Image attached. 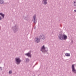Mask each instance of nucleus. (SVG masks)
Wrapping results in <instances>:
<instances>
[{
    "instance_id": "f257e3e1",
    "label": "nucleus",
    "mask_w": 76,
    "mask_h": 76,
    "mask_svg": "<svg viewBox=\"0 0 76 76\" xmlns=\"http://www.w3.org/2000/svg\"><path fill=\"white\" fill-rule=\"evenodd\" d=\"M12 28L13 30V31L14 33H16L19 30V26L16 24L15 25V26L12 27Z\"/></svg>"
},
{
    "instance_id": "f03ea898",
    "label": "nucleus",
    "mask_w": 76,
    "mask_h": 76,
    "mask_svg": "<svg viewBox=\"0 0 76 76\" xmlns=\"http://www.w3.org/2000/svg\"><path fill=\"white\" fill-rule=\"evenodd\" d=\"M37 15L36 14H34V16H33V19L32 20V21H33L34 24H33V26H34L35 24L37 23Z\"/></svg>"
},
{
    "instance_id": "7ed1b4c3",
    "label": "nucleus",
    "mask_w": 76,
    "mask_h": 76,
    "mask_svg": "<svg viewBox=\"0 0 76 76\" xmlns=\"http://www.w3.org/2000/svg\"><path fill=\"white\" fill-rule=\"evenodd\" d=\"M15 63L17 65L20 64L22 61L19 58H15Z\"/></svg>"
},
{
    "instance_id": "20e7f679",
    "label": "nucleus",
    "mask_w": 76,
    "mask_h": 76,
    "mask_svg": "<svg viewBox=\"0 0 76 76\" xmlns=\"http://www.w3.org/2000/svg\"><path fill=\"white\" fill-rule=\"evenodd\" d=\"M72 71L73 73L76 74V70L75 68V64H73L72 66Z\"/></svg>"
},
{
    "instance_id": "39448f33",
    "label": "nucleus",
    "mask_w": 76,
    "mask_h": 76,
    "mask_svg": "<svg viewBox=\"0 0 76 76\" xmlns=\"http://www.w3.org/2000/svg\"><path fill=\"white\" fill-rule=\"evenodd\" d=\"M45 38V37L43 34L41 35L39 37V39H41L42 40H44Z\"/></svg>"
},
{
    "instance_id": "423d86ee",
    "label": "nucleus",
    "mask_w": 76,
    "mask_h": 76,
    "mask_svg": "<svg viewBox=\"0 0 76 76\" xmlns=\"http://www.w3.org/2000/svg\"><path fill=\"white\" fill-rule=\"evenodd\" d=\"M63 35L62 34H59L58 37L59 39L61 40H63Z\"/></svg>"
},
{
    "instance_id": "0eeeda50",
    "label": "nucleus",
    "mask_w": 76,
    "mask_h": 76,
    "mask_svg": "<svg viewBox=\"0 0 76 76\" xmlns=\"http://www.w3.org/2000/svg\"><path fill=\"white\" fill-rule=\"evenodd\" d=\"M34 41L36 43H39L40 42V39H39V38H35Z\"/></svg>"
},
{
    "instance_id": "6e6552de",
    "label": "nucleus",
    "mask_w": 76,
    "mask_h": 76,
    "mask_svg": "<svg viewBox=\"0 0 76 76\" xmlns=\"http://www.w3.org/2000/svg\"><path fill=\"white\" fill-rule=\"evenodd\" d=\"M45 46L44 45L42 47H41V51H42L43 53L44 54V51L45 50Z\"/></svg>"
},
{
    "instance_id": "1a4fd4ad",
    "label": "nucleus",
    "mask_w": 76,
    "mask_h": 76,
    "mask_svg": "<svg viewBox=\"0 0 76 76\" xmlns=\"http://www.w3.org/2000/svg\"><path fill=\"white\" fill-rule=\"evenodd\" d=\"M25 55L27 56H28V57H30V58H31V57H32V56L31 55V53L30 52L26 53Z\"/></svg>"
},
{
    "instance_id": "9d476101",
    "label": "nucleus",
    "mask_w": 76,
    "mask_h": 76,
    "mask_svg": "<svg viewBox=\"0 0 76 76\" xmlns=\"http://www.w3.org/2000/svg\"><path fill=\"white\" fill-rule=\"evenodd\" d=\"M67 38V36L65 34H63V40H66Z\"/></svg>"
},
{
    "instance_id": "9b49d317",
    "label": "nucleus",
    "mask_w": 76,
    "mask_h": 76,
    "mask_svg": "<svg viewBox=\"0 0 76 76\" xmlns=\"http://www.w3.org/2000/svg\"><path fill=\"white\" fill-rule=\"evenodd\" d=\"M42 1L43 2V4L44 5H46V4H47V3H48L47 0H43Z\"/></svg>"
},
{
    "instance_id": "f8f14e48",
    "label": "nucleus",
    "mask_w": 76,
    "mask_h": 76,
    "mask_svg": "<svg viewBox=\"0 0 76 76\" xmlns=\"http://www.w3.org/2000/svg\"><path fill=\"white\" fill-rule=\"evenodd\" d=\"M0 15L2 17L3 19L4 18V14H3V13H0Z\"/></svg>"
},
{
    "instance_id": "ddd939ff",
    "label": "nucleus",
    "mask_w": 76,
    "mask_h": 76,
    "mask_svg": "<svg viewBox=\"0 0 76 76\" xmlns=\"http://www.w3.org/2000/svg\"><path fill=\"white\" fill-rule=\"evenodd\" d=\"M48 48L47 47H45L44 51V54L45 53V52H47L48 51Z\"/></svg>"
},
{
    "instance_id": "4468645a",
    "label": "nucleus",
    "mask_w": 76,
    "mask_h": 76,
    "mask_svg": "<svg viewBox=\"0 0 76 76\" xmlns=\"http://www.w3.org/2000/svg\"><path fill=\"white\" fill-rule=\"evenodd\" d=\"M4 1L3 0H0V4H4Z\"/></svg>"
},
{
    "instance_id": "2eb2a0df",
    "label": "nucleus",
    "mask_w": 76,
    "mask_h": 76,
    "mask_svg": "<svg viewBox=\"0 0 76 76\" xmlns=\"http://www.w3.org/2000/svg\"><path fill=\"white\" fill-rule=\"evenodd\" d=\"M65 56H67V57H69L70 56V53H65Z\"/></svg>"
},
{
    "instance_id": "dca6fc26",
    "label": "nucleus",
    "mask_w": 76,
    "mask_h": 76,
    "mask_svg": "<svg viewBox=\"0 0 76 76\" xmlns=\"http://www.w3.org/2000/svg\"><path fill=\"white\" fill-rule=\"evenodd\" d=\"M29 61V58H26V63H28Z\"/></svg>"
},
{
    "instance_id": "f3484780",
    "label": "nucleus",
    "mask_w": 76,
    "mask_h": 76,
    "mask_svg": "<svg viewBox=\"0 0 76 76\" xmlns=\"http://www.w3.org/2000/svg\"><path fill=\"white\" fill-rule=\"evenodd\" d=\"M9 74H12V71H9Z\"/></svg>"
},
{
    "instance_id": "a211bd4d",
    "label": "nucleus",
    "mask_w": 76,
    "mask_h": 76,
    "mask_svg": "<svg viewBox=\"0 0 76 76\" xmlns=\"http://www.w3.org/2000/svg\"><path fill=\"white\" fill-rule=\"evenodd\" d=\"M1 16L0 17V20H2V18H1Z\"/></svg>"
},
{
    "instance_id": "6ab92c4d",
    "label": "nucleus",
    "mask_w": 76,
    "mask_h": 76,
    "mask_svg": "<svg viewBox=\"0 0 76 76\" xmlns=\"http://www.w3.org/2000/svg\"><path fill=\"white\" fill-rule=\"evenodd\" d=\"M0 70H2V67H0Z\"/></svg>"
},
{
    "instance_id": "aec40b11",
    "label": "nucleus",
    "mask_w": 76,
    "mask_h": 76,
    "mask_svg": "<svg viewBox=\"0 0 76 76\" xmlns=\"http://www.w3.org/2000/svg\"><path fill=\"white\" fill-rule=\"evenodd\" d=\"M74 11L75 12H76V10H74Z\"/></svg>"
},
{
    "instance_id": "412c9836",
    "label": "nucleus",
    "mask_w": 76,
    "mask_h": 76,
    "mask_svg": "<svg viewBox=\"0 0 76 76\" xmlns=\"http://www.w3.org/2000/svg\"><path fill=\"white\" fill-rule=\"evenodd\" d=\"M26 17H25L24 19H26Z\"/></svg>"
},
{
    "instance_id": "4be33fe9",
    "label": "nucleus",
    "mask_w": 76,
    "mask_h": 76,
    "mask_svg": "<svg viewBox=\"0 0 76 76\" xmlns=\"http://www.w3.org/2000/svg\"><path fill=\"white\" fill-rule=\"evenodd\" d=\"M36 28V27L35 26V27H34V29H35Z\"/></svg>"
},
{
    "instance_id": "5701e85b",
    "label": "nucleus",
    "mask_w": 76,
    "mask_h": 76,
    "mask_svg": "<svg viewBox=\"0 0 76 76\" xmlns=\"http://www.w3.org/2000/svg\"><path fill=\"white\" fill-rule=\"evenodd\" d=\"M74 3H76V1H75L74 2Z\"/></svg>"
},
{
    "instance_id": "b1692460",
    "label": "nucleus",
    "mask_w": 76,
    "mask_h": 76,
    "mask_svg": "<svg viewBox=\"0 0 76 76\" xmlns=\"http://www.w3.org/2000/svg\"><path fill=\"white\" fill-rule=\"evenodd\" d=\"M73 42V41L72 40V41H71V42Z\"/></svg>"
},
{
    "instance_id": "393cba45",
    "label": "nucleus",
    "mask_w": 76,
    "mask_h": 76,
    "mask_svg": "<svg viewBox=\"0 0 76 76\" xmlns=\"http://www.w3.org/2000/svg\"><path fill=\"white\" fill-rule=\"evenodd\" d=\"M1 29V27H0V29Z\"/></svg>"
}]
</instances>
